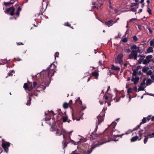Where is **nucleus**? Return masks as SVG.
<instances>
[{
  "label": "nucleus",
  "instance_id": "nucleus-1",
  "mask_svg": "<svg viewBox=\"0 0 154 154\" xmlns=\"http://www.w3.org/2000/svg\"><path fill=\"white\" fill-rule=\"evenodd\" d=\"M56 68V66L52 63L46 70H45L42 71L40 74V75L43 82L50 83L51 79L50 78V74L51 73V77L54 75L55 72H56V71L54 70Z\"/></svg>",
  "mask_w": 154,
  "mask_h": 154
},
{
  "label": "nucleus",
  "instance_id": "nucleus-2",
  "mask_svg": "<svg viewBox=\"0 0 154 154\" xmlns=\"http://www.w3.org/2000/svg\"><path fill=\"white\" fill-rule=\"evenodd\" d=\"M37 84L36 82H34L33 84H32V82L28 81V84L26 83L24 84L23 87L26 90H28L30 91H31L33 90V89L35 88Z\"/></svg>",
  "mask_w": 154,
  "mask_h": 154
},
{
  "label": "nucleus",
  "instance_id": "nucleus-3",
  "mask_svg": "<svg viewBox=\"0 0 154 154\" xmlns=\"http://www.w3.org/2000/svg\"><path fill=\"white\" fill-rule=\"evenodd\" d=\"M10 146V143L9 142L5 141L3 139H2V146L6 153H8V148Z\"/></svg>",
  "mask_w": 154,
  "mask_h": 154
},
{
  "label": "nucleus",
  "instance_id": "nucleus-4",
  "mask_svg": "<svg viewBox=\"0 0 154 154\" xmlns=\"http://www.w3.org/2000/svg\"><path fill=\"white\" fill-rule=\"evenodd\" d=\"M103 143H102L100 144H96L94 145H92L91 147L87 151L82 150L81 151L82 153L81 154H90L93 149L99 146L102 145Z\"/></svg>",
  "mask_w": 154,
  "mask_h": 154
},
{
  "label": "nucleus",
  "instance_id": "nucleus-5",
  "mask_svg": "<svg viewBox=\"0 0 154 154\" xmlns=\"http://www.w3.org/2000/svg\"><path fill=\"white\" fill-rule=\"evenodd\" d=\"M31 91L28 93V95L29 96V99L28 100L27 102L26 103V104L27 105H30L31 104V101L32 100L31 97L33 96V95H34L36 96H37V93L34 90Z\"/></svg>",
  "mask_w": 154,
  "mask_h": 154
},
{
  "label": "nucleus",
  "instance_id": "nucleus-6",
  "mask_svg": "<svg viewBox=\"0 0 154 154\" xmlns=\"http://www.w3.org/2000/svg\"><path fill=\"white\" fill-rule=\"evenodd\" d=\"M104 116L105 113L104 112H102L97 117V119L98 121V125H100L101 122L103 121Z\"/></svg>",
  "mask_w": 154,
  "mask_h": 154
},
{
  "label": "nucleus",
  "instance_id": "nucleus-7",
  "mask_svg": "<svg viewBox=\"0 0 154 154\" xmlns=\"http://www.w3.org/2000/svg\"><path fill=\"white\" fill-rule=\"evenodd\" d=\"M129 58L130 59L137 60V53L135 50H132L131 53L129 55Z\"/></svg>",
  "mask_w": 154,
  "mask_h": 154
},
{
  "label": "nucleus",
  "instance_id": "nucleus-8",
  "mask_svg": "<svg viewBox=\"0 0 154 154\" xmlns=\"http://www.w3.org/2000/svg\"><path fill=\"white\" fill-rule=\"evenodd\" d=\"M15 10V8L13 7H11L7 9L5 11V13L8 14L10 11H11V12L9 13L10 15L11 16H13L14 14Z\"/></svg>",
  "mask_w": 154,
  "mask_h": 154
},
{
  "label": "nucleus",
  "instance_id": "nucleus-9",
  "mask_svg": "<svg viewBox=\"0 0 154 154\" xmlns=\"http://www.w3.org/2000/svg\"><path fill=\"white\" fill-rule=\"evenodd\" d=\"M63 136L64 140L63 142V143L64 148H65L67 146L68 143L70 142L69 140H71L69 136L68 138H66L65 137L64 134H63Z\"/></svg>",
  "mask_w": 154,
  "mask_h": 154
},
{
  "label": "nucleus",
  "instance_id": "nucleus-10",
  "mask_svg": "<svg viewBox=\"0 0 154 154\" xmlns=\"http://www.w3.org/2000/svg\"><path fill=\"white\" fill-rule=\"evenodd\" d=\"M80 113L81 114V112L79 113L78 112L74 114L73 113H72V119L73 120L76 119L77 121H79L80 120V119L79 118L80 116Z\"/></svg>",
  "mask_w": 154,
  "mask_h": 154
},
{
  "label": "nucleus",
  "instance_id": "nucleus-11",
  "mask_svg": "<svg viewBox=\"0 0 154 154\" xmlns=\"http://www.w3.org/2000/svg\"><path fill=\"white\" fill-rule=\"evenodd\" d=\"M98 128V125H96L94 131L92 132L91 135L90 137V139H94L97 138V136L95 134V133L96 131H97Z\"/></svg>",
  "mask_w": 154,
  "mask_h": 154
},
{
  "label": "nucleus",
  "instance_id": "nucleus-12",
  "mask_svg": "<svg viewBox=\"0 0 154 154\" xmlns=\"http://www.w3.org/2000/svg\"><path fill=\"white\" fill-rule=\"evenodd\" d=\"M123 55L122 54H120L118 55L117 58V60L119 63L121 64L123 63Z\"/></svg>",
  "mask_w": 154,
  "mask_h": 154
},
{
  "label": "nucleus",
  "instance_id": "nucleus-13",
  "mask_svg": "<svg viewBox=\"0 0 154 154\" xmlns=\"http://www.w3.org/2000/svg\"><path fill=\"white\" fill-rule=\"evenodd\" d=\"M101 21L102 23H104L105 25L107 26L108 27L112 26L113 25V24L115 23L114 22H113L112 20H109L108 21L105 22H104Z\"/></svg>",
  "mask_w": 154,
  "mask_h": 154
},
{
  "label": "nucleus",
  "instance_id": "nucleus-14",
  "mask_svg": "<svg viewBox=\"0 0 154 154\" xmlns=\"http://www.w3.org/2000/svg\"><path fill=\"white\" fill-rule=\"evenodd\" d=\"M139 80V77L136 76L135 77V79H134V77L132 76L131 81L132 82H134V84L136 85L138 83Z\"/></svg>",
  "mask_w": 154,
  "mask_h": 154
},
{
  "label": "nucleus",
  "instance_id": "nucleus-15",
  "mask_svg": "<svg viewBox=\"0 0 154 154\" xmlns=\"http://www.w3.org/2000/svg\"><path fill=\"white\" fill-rule=\"evenodd\" d=\"M116 125V123L115 122H112L111 124L110 125V128H112V131H114V129H115Z\"/></svg>",
  "mask_w": 154,
  "mask_h": 154
},
{
  "label": "nucleus",
  "instance_id": "nucleus-16",
  "mask_svg": "<svg viewBox=\"0 0 154 154\" xmlns=\"http://www.w3.org/2000/svg\"><path fill=\"white\" fill-rule=\"evenodd\" d=\"M15 0H11L10 2H4V5L5 6H7L8 5H10L13 4Z\"/></svg>",
  "mask_w": 154,
  "mask_h": 154
},
{
  "label": "nucleus",
  "instance_id": "nucleus-17",
  "mask_svg": "<svg viewBox=\"0 0 154 154\" xmlns=\"http://www.w3.org/2000/svg\"><path fill=\"white\" fill-rule=\"evenodd\" d=\"M91 75L92 76H96L95 79H98V77L99 75V73L98 72H92Z\"/></svg>",
  "mask_w": 154,
  "mask_h": 154
},
{
  "label": "nucleus",
  "instance_id": "nucleus-18",
  "mask_svg": "<svg viewBox=\"0 0 154 154\" xmlns=\"http://www.w3.org/2000/svg\"><path fill=\"white\" fill-rule=\"evenodd\" d=\"M111 69L116 71H119L120 70V68L115 66L114 65H112L111 67Z\"/></svg>",
  "mask_w": 154,
  "mask_h": 154
},
{
  "label": "nucleus",
  "instance_id": "nucleus-19",
  "mask_svg": "<svg viewBox=\"0 0 154 154\" xmlns=\"http://www.w3.org/2000/svg\"><path fill=\"white\" fill-rule=\"evenodd\" d=\"M139 139V137L138 136H135L132 137L131 139V141L133 142L137 141Z\"/></svg>",
  "mask_w": 154,
  "mask_h": 154
},
{
  "label": "nucleus",
  "instance_id": "nucleus-20",
  "mask_svg": "<svg viewBox=\"0 0 154 154\" xmlns=\"http://www.w3.org/2000/svg\"><path fill=\"white\" fill-rule=\"evenodd\" d=\"M56 131V134L58 136H60L62 134V132L61 130L59 129H57Z\"/></svg>",
  "mask_w": 154,
  "mask_h": 154
},
{
  "label": "nucleus",
  "instance_id": "nucleus-21",
  "mask_svg": "<svg viewBox=\"0 0 154 154\" xmlns=\"http://www.w3.org/2000/svg\"><path fill=\"white\" fill-rule=\"evenodd\" d=\"M149 68L147 67H144L142 69V71L143 72L145 73L149 70Z\"/></svg>",
  "mask_w": 154,
  "mask_h": 154
},
{
  "label": "nucleus",
  "instance_id": "nucleus-22",
  "mask_svg": "<svg viewBox=\"0 0 154 154\" xmlns=\"http://www.w3.org/2000/svg\"><path fill=\"white\" fill-rule=\"evenodd\" d=\"M147 51L148 53L153 52V50L152 48L151 47H149L147 49Z\"/></svg>",
  "mask_w": 154,
  "mask_h": 154
},
{
  "label": "nucleus",
  "instance_id": "nucleus-23",
  "mask_svg": "<svg viewBox=\"0 0 154 154\" xmlns=\"http://www.w3.org/2000/svg\"><path fill=\"white\" fill-rule=\"evenodd\" d=\"M150 61H151L150 60H148L146 59L143 60V63L144 64H146L149 63Z\"/></svg>",
  "mask_w": 154,
  "mask_h": 154
},
{
  "label": "nucleus",
  "instance_id": "nucleus-24",
  "mask_svg": "<svg viewBox=\"0 0 154 154\" xmlns=\"http://www.w3.org/2000/svg\"><path fill=\"white\" fill-rule=\"evenodd\" d=\"M137 50H135V51H136V53H137L138 52L139 53H142V51L141 49V47H137Z\"/></svg>",
  "mask_w": 154,
  "mask_h": 154
},
{
  "label": "nucleus",
  "instance_id": "nucleus-25",
  "mask_svg": "<svg viewBox=\"0 0 154 154\" xmlns=\"http://www.w3.org/2000/svg\"><path fill=\"white\" fill-rule=\"evenodd\" d=\"M137 47L136 45H133L131 47V50H136L137 49Z\"/></svg>",
  "mask_w": 154,
  "mask_h": 154
},
{
  "label": "nucleus",
  "instance_id": "nucleus-26",
  "mask_svg": "<svg viewBox=\"0 0 154 154\" xmlns=\"http://www.w3.org/2000/svg\"><path fill=\"white\" fill-rule=\"evenodd\" d=\"M69 106V104L66 103H64L63 105V107L64 109H67L68 108Z\"/></svg>",
  "mask_w": 154,
  "mask_h": 154
},
{
  "label": "nucleus",
  "instance_id": "nucleus-27",
  "mask_svg": "<svg viewBox=\"0 0 154 154\" xmlns=\"http://www.w3.org/2000/svg\"><path fill=\"white\" fill-rule=\"evenodd\" d=\"M62 119L63 122H66L67 121L68 117L67 116H63L62 117Z\"/></svg>",
  "mask_w": 154,
  "mask_h": 154
},
{
  "label": "nucleus",
  "instance_id": "nucleus-28",
  "mask_svg": "<svg viewBox=\"0 0 154 154\" xmlns=\"http://www.w3.org/2000/svg\"><path fill=\"white\" fill-rule=\"evenodd\" d=\"M152 83V81L150 79H148L146 80V84L147 85H150Z\"/></svg>",
  "mask_w": 154,
  "mask_h": 154
},
{
  "label": "nucleus",
  "instance_id": "nucleus-29",
  "mask_svg": "<svg viewBox=\"0 0 154 154\" xmlns=\"http://www.w3.org/2000/svg\"><path fill=\"white\" fill-rule=\"evenodd\" d=\"M137 71L135 69H133V73L132 74V76H136L137 74Z\"/></svg>",
  "mask_w": 154,
  "mask_h": 154
},
{
  "label": "nucleus",
  "instance_id": "nucleus-30",
  "mask_svg": "<svg viewBox=\"0 0 154 154\" xmlns=\"http://www.w3.org/2000/svg\"><path fill=\"white\" fill-rule=\"evenodd\" d=\"M79 101V103L81 104V105H82V101L80 100V97H79L75 101V103H77V102Z\"/></svg>",
  "mask_w": 154,
  "mask_h": 154
},
{
  "label": "nucleus",
  "instance_id": "nucleus-31",
  "mask_svg": "<svg viewBox=\"0 0 154 154\" xmlns=\"http://www.w3.org/2000/svg\"><path fill=\"white\" fill-rule=\"evenodd\" d=\"M146 80V78H145L143 79V81L140 84V85L143 86V85H144L145 84V81Z\"/></svg>",
  "mask_w": 154,
  "mask_h": 154
},
{
  "label": "nucleus",
  "instance_id": "nucleus-32",
  "mask_svg": "<svg viewBox=\"0 0 154 154\" xmlns=\"http://www.w3.org/2000/svg\"><path fill=\"white\" fill-rule=\"evenodd\" d=\"M144 137H145V138L144 139L143 142L144 143L146 144L148 141V137L146 136H144Z\"/></svg>",
  "mask_w": 154,
  "mask_h": 154
},
{
  "label": "nucleus",
  "instance_id": "nucleus-33",
  "mask_svg": "<svg viewBox=\"0 0 154 154\" xmlns=\"http://www.w3.org/2000/svg\"><path fill=\"white\" fill-rule=\"evenodd\" d=\"M64 25L65 26H68V27H70L72 29H73V27H71V25L69 23H68V22L65 23H64Z\"/></svg>",
  "mask_w": 154,
  "mask_h": 154
},
{
  "label": "nucleus",
  "instance_id": "nucleus-34",
  "mask_svg": "<svg viewBox=\"0 0 154 154\" xmlns=\"http://www.w3.org/2000/svg\"><path fill=\"white\" fill-rule=\"evenodd\" d=\"M124 135V134H122L121 135L117 134V135H113V137H120L121 138H122V136H123Z\"/></svg>",
  "mask_w": 154,
  "mask_h": 154
},
{
  "label": "nucleus",
  "instance_id": "nucleus-35",
  "mask_svg": "<svg viewBox=\"0 0 154 154\" xmlns=\"http://www.w3.org/2000/svg\"><path fill=\"white\" fill-rule=\"evenodd\" d=\"M143 130H140L139 131V134L140 136V138L139 139V140H140L142 138V135H143V134L141 133V132Z\"/></svg>",
  "mask_w": 154,
  "mask_h": 154
},
{
  "label": "nucleus",
  "instance_id": "nucleus-36",
  "mask_svg": "<svg viewBox=\"0 0 154 154\" xmlns=\"http://www.w3.org/2000/svg\"><path fill=\"white\" fill-rule=\"evenodd\" d=\"M133 131V130H131V129H129V130H128V131H127V132H126L124 134V135L128 134L129 133L132 132Z\"/></svg>",
  "mask_w": 154,
  "mask_h": 154
},
{
  "label": "nucleus",
  "instance_id": "nucleus-37",
  "mask_svg": "<svg viewBox=\"0 0 154 154\" xmlns=\"http://www.w3.org/2000/svg\"><path fill=\"white\" fill-rule=\"evenodd\" d=\"M144 90V88L143 87H142V86H141L140 85L138 89V91H143Z\"/></svg>",
  "mask_w": 154,
  "mask_h": 154
},
{
  "label": "nucleus",
  "instance_id": "nucleus-38",
  "mask_svg": "<svg viewBox=\"0 0 154 154\" xmlns=\"http://www.w3.org/2000/svg\"><path fill=\"white\" fill-rule=\"evenodd\" d=\"M152 73V72L151 70H149L146 72V74L147 75H151Z\"/></svg>",
  "mask_w": 154,
  "mask_h": 154
},
{
  "label": "nucleus",
  "instance_id": "nucleus-39",
  "mask_svg": "<svg viewBox=\"0 0 154 154\" xmlns=\"http://www.w3.org/2000/svg\"><path fill=\"white\" fill-rule=\"evenodd\" d=\"M152 57V55H148L146 57V59L148 60H150Z\"/></svg>",
  "mask_w": 154,
  "mask_h": 154
},
{
  "label": "nucleus",
  "instance_id": "nucleus-40",
  "mask_svg": "<svg viewBox=\"0 0 154 154\" xmlns=\"http://www.w3.org/2000/svg\"><path fill=\"white\" fill-rule=\"evenodd\" d=\"M146 122V118L145 117L143 118L142 120V122H140V124H142L143 123H145Z\"/></svg>",
  "mask_w": 154,
  "mask_h": 154
},
{
  "label": "nucleus",
  "instance_id": "nucleus-41",
  "mask_svg": "<svg viewBox=\"0 0 154 154\" xmlns=\"http://www.w3.org/2000/svg\"><path fill=\"white\" fill-rule=\"evenodd\" d=\"M144 58H140L138 60V62L139 64H140L141 63L142 61H143Z\"/></svg>",
  "mask_w": 154,
  "mask_h": 154
},
{
  "label": "nucleus",
  "instance_id": "nucleus-42",
  "mask_svg": "<svg viewBox=\"0 0 154 154\" xmlns=\"http://www.w3.org/2000/svg\"><path fill=\"white\" fill-rule=\"evenodd\" d=\"M51 128L53 131H56V129H57L56 128V126L55 125H53L51 126Z\"/></svg>",
  "mask_w": 154,
  "mask_h": 154
},
{
  "label": "nucleus",
  "instance_id": "nucleus-43",
  "mask_svg": "<svg viewBox=\"0 0 154 154\" xmlns=\"http://www.w3.org/2000/svg\"><path fill=\"white\" fill-rule=\"evenodd\" d=\"M138 5V4L137 3H131V7H133V6H135L137 5Z\"/></svg>",
  "mask_w": 154,
  "mask_h": 154
},
{
  "label": "nucleus",
  "instance_id": "nucleus-44",
  "mask_svg": "<svg viewBox=\"0 0 154 154\" xmlns=\"http://www.w3.org/2000/svg\"><path fill=\"white\" fill-rule=\"evenodd\" d=\"M150 46H153L154 47V41L153 40H151L150 42Z\"/></svg>",
  "mask_w": 154,
  "mask_h": 154
},
{
  "label": "nucleus",
  "instance_id": "nucleus-45",
  "mask_svg": "<svg viewBox=\"0 0 154 154\" xmlns=\"http://www.w3.org/2000/svg\"><path fill=\"white\" fill-rule=\"evenodd\" d=\"M147 11L149 14H152L151 10L150 8H148Z\"/></svg>",
  "mask_w": 154,
  "mask_h": 154
},
{
  "label": "nucleus",
  "instance_id": "nucleus-46",
  "mask_svg": "<svg viewBox=\"0 0 154 154\" xmlns=\"http://www.w3.org/2000/svg\"><path fill=\"white\" fill-rule=\"evenodd\" d=\"M117 96H116V97L114 98V100H116V102H119L120 100V97H119V99H118L117 98Z\"/></svg>",
  "mask_w": 154,
  "mask_h": 154
},
{
  "label": "nucleus",
  "instance_id": "nucleus-47",
  "mask_svg": "<svg viewBox=\"0 0 154 154\" xmlns=\"http://www.w3.org/2000/svg\"><path fill=\"white\" fill-rule=\"evenodd\" d=\"M71 141H72V143H74V144L75 145H77V144H78L79 143H81L80 141H78L77 143L75 142L74 141L72 140H71Z\"/></svg>",
  "mask_w": 154,
  "mask_h": 154
},
{
  "label": "nucleus",
  "instance_id": "nucleus-48",
  "mask_svg": "<svg viewBox=\"0 0 154 154\" xmlns=\"http://www.w3.org/2000/svg\"><path fill=\"white\" fill-rule=\"evenodd\" d=\"M133 39L134 41L135 42L137 41V40H138L136 36H134L133 37Z\"/></svg>",
  "mask_w": 154,
  "mask_h": 154
},
{
  "label": "nucleus",
  "instance_id": "nucleus-49",
  "mask_svg": "<svg viewBox=\"0 0 154 154\" xmlns=\"http://www.w3.org/2000/svg\"><path fill=\"white\" fill-rule=\"evenodd\" d=\"M122 42L124 43H125L128 41V38H125L123 39Z\"/></svg>",
  "mask_w": 154,
  "mask_h": 154
},
{
  "label": "nucleus",
  "instance_id": "nucleus-50",
  "mask_svg": "<svg viewBox=\"0 0 154 154\" xmlns=\"http://www.w3.org/2000/svg\"><path fill=\"white\" fill-rule=\"evenodd\" d=\"M132 88H129L128 89L127 93L128 94L131 93L132 92Z\"/></svg>",
  "mask_w": 154,
  "mask_h": 154
},
{
  "label": "nucleus",
  "instance_id": "nucleus-51",
  "mask_svg": "<svg viewBox=\"0 0 154 154\" xmlns=\"http://www.w3.org/2000/svg\"><path fill=\"white\" fill-rule=\"evenodd\" d=\"M59 53L58 52H56L55 54L54 55L55 56V58L56 59V57H59Z\"/></svg>",
  "mask_w": 154,
  "mask_h": 154
},
{
  "label": "nucleus",
  "instance_id": "nucleus-52",
  "mask_svg": "<svg viewBox=\"0 0 154 154\" xmlns=\"http://www.w3.org/2000/svg\"><path fill=\"white\" fill-rule=\"evenodd\" d=\"M70 154H78L77 150H75L72 152Z\"/></svg>",
  "mask_w": 154,
  "mask_h": 154
},
{
  "label": "nucleus",
  "instance_id": "nucleus-53",
  "mask_svg": "<svg viewBox=\"0 0 154 154\" xmlns=\"http://www.w3.org/2000/svg\"><path fill=\"white\" fill-rule=\"evenodd\" d=\"M141 68L142 67L141 66L139 65L137 66L135 70H136L137 71H138L139 69H141Z\"/></svg>",
  "mask_w": 154,
  "mask_h": 154
},
{
  "label": "nucleus",
  "instance_id": "nucleus-54",
  "mask_svg": "<svg viewBox=\"0 0 154 154\" xmlns=\"http://www.w3.org/2000/svg\"><path fill=\"white\" fill-rule=\"evenodd\" d=\"M82 110H84L86 108V107L85 105H82Z\"/></svg>",
  "mask_w": 154,
  "mask_h": 154
},
{
  "label": "nucleus",
  "instance_id": "nucleus-55",
  "mask_svg": "<svg viewBox=\"0 0 154 154\" xmlns=\"http://www.w3.org/2000/svg\"><path fill=\"white\" fill-rule=\"evenodd\" d=\"M125 51L126 52H127V53H129L131 51V50H130L129 48H128V49H126L125 50Z\"/></svg>",
  "mask_w": 154,
  "mask_h": 154
},
{
  "label": "nucleus",
  "instance_id": "nucleus-56",
  "mask_svg": "<svg viewBox=\"0 0 154 154\" xmlns=\"http://www.w3.org/2000/svg\"><path fill=\"white\" fill-rule=\"evenodd\" d=\"M14 59L17 61H20L21 60V59L19 57L16 58H14Z\"/></svg>",
  "mask_w": 154,
  "mask_h": 154
},
{
  "label": "nucleus",
  "instance_id": "nucleus-57",
  "mask_svg": "<svg viewBox=\"0 0 154 154\" xmlns=\"http://www.w3.org/2000/svg\"><path fill=\"white\" fill-rule=\"evenodd\" d=\"M16 44H17V45H23V43H22L21 42H17L16 43Z\"/></svg>",
  "mask_w": 154,
  "mask_h": 154
},
{
  "label": "nucleus",
  "instance_id": "nucleus-58",
  "mask_svg": "<svg viewBox=\"0 0 154 154\" xmlns=\"http://www.w3.org/2000/svg\"><path fill=\"white\" fill-rule=\"evenodd\" d=\"M151 116V115H149L146 118V119L147 120V121H148L150 119V118Z\"/></svg>",
  "mask_w": 154,
  "mask_h": 154
},
{
  "label": "nucleus",
  "instance_id": "nucleus-59",
  "mask_svg": "<svg viewBox=\"0 0 154 154\" xmlns=\"http://www.w3.org/2000/svg\"><path fill=\"white\" fill-rule=\"evenodd\" d=\"M137 75H141L142 76L143 75V74L141 72V71H140L138 72Z\"/></svg>",
  "mask_w": 154,
  "mask_h": 154
},
{
  "label": "nucleus",
  "instance_id": "nucleus-60",
  "mask_svg": "<svg viewBox=\"0 0 154 154\" xmlns=\"http://www.w3.org/2000/svg\"><path fill=\"white\" fill-rule=\"evenodd\" d=\"M136 20V19L135 18H132L129 21H127V23L128 24V23H129V22H131V21H132L133 20Z\"/></svg>",
  "mask_w": 154,
  "mask_h": 154
},
{
  "label": "nucleus",
  "instance_id": "nucleus-61",
  "mask_svg": "<svg viewBox=\"0 0 154 154\" xmlns=\"http://www.w3.org/2000/svg\"><path fill=\"white\" fill-rule=\"evenodd\" d=\"M118 139H116V137H114V138L112 139V140L115 141H118Z\"/></svg>",
  "mask_w": 154,
  "mask_h": 154
},
{
  "label": "nucleus",
  "instance_id": "nucleus-62",
  "mask_svg": "<svg viewBox=\"0 0 154 154\" xmlns=\"http://www.w3.org/2000/svg\"><path fill=\"white\" fill-rule=\"evenodd\" d=\"M131 10L133 12H136V8H131Z\"/></svg>",
  "mask_w": 154,
  "mask_h": 154
},
{
  "label": "nucleus",
  "instance_id": "nucleus-63",
  "mask_svg": "<svg viewBox=\"0 0 154 154\" xmlns=\"http://www.w3.org/2000/svg\"><path fill=\"white\" fill-rule=\"evenodd\" d=\"M103 97L106 100H107L109 98V97L107 96H105V95L103 96Z\"/></svg>",
  "mask_w": 154,
  "mask_h": 154
},
{
  "label": "nucleus",
  "instance_id": "nucleus-64",
  "mask_svg": "<svg viewBox=\"0 0 154 154\" xmlns=\"http://www.w3.org/2000/svg\"><path fill=\"white\" fill-rule=\"evenodd\" d=\"M148 29L149 30V32L150 34H152V29L150 28H148Z\"/></svg>",
  "mask_w": 154,
  "mask_h": 154
}]
</instances>
